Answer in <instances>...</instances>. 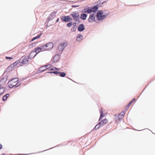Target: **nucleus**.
Returning a JSON list of instances; mask_svg holds the SVG:
<instances>
[{
    "mask_svg": "<svg viewBox=\"0 0 155 155\" xmlns=\"http://www.w3.org/2000/svg\"><path fill=\"white\" fill-rule=\"evenodd\" d=\"M46 46L45 45H43L39 47V52L40 51H47Z\"/></svg>",
    "mask_w": 155,
    "mask_h": 155,
    "instance_id": "14",
    "label": "nucleus"
},
{
    "mask_svg": "<svg viewBox=\"0 0 155 155\" xmlns=\"http://www.w3.org/2000/svg\"><path fill=\"white\" fill-rule=\"evenodd\" d=\"M28 57H25L23 59L22 61L21 62V65H22V64H26L28 63Z\"/></svg>",
    "mask_w": 155,
    "mask_h": 155,
    "instance_id": "11",
    "label": "nucleus"
},
{
    "mask_svg": "<svg viewBox=\"0 0 155 155\" xmlns=\"http://www.w3.org/2000/svg\"><path fill=\"white\" fill-rule=\"evenodd\" d=\"M45 45L46 46L47 51H49L52 49L54 46L53 43L51 42L48 43Z\"/></svg>",
    "mask_w": 155,
    "mask_h": 155,
    "instance_id": "7",
    "label": "nucleus"
},
{
    "mask_svg": "<svg viewBox=\"0 0 155 155\" xmlns=\"http://www.w3.org/2000/svg\"><path fill=\"white\" fill-rule=\"evenodd\" d=\"M82 38L83 37L81 35H79L77 37L76 40L78 41H80L82 39Z\"/></svg>",
    "mask_w": 155,
    "mask_h": 155,
    "instance_id": "18",
    "label": "nucleus"
},
{
    "mask_svg": "<svg viewBox=\"0 0 155 155\" xmlns=\"http://www.w3.org/2000/svg\"><path fill=\"white\" fill-rule=\"evenodd\" d=\"M87 16V15L85 14H81V18L83 20H85L86 19Z\"/></svg>",
    "mask_w": 155,
    "mask_h": 155,
    "instance_id": "17",
    "label": "nucleus"
},
{
    "mask_svg": "<svg viewBox=\"0 0 155 155\" xmlns=\"http://www.w3.org/2000/svg\"><path fill=\"white\" fill-rule=\"evenodd\" d=\"M49 73H54L56 74H59L60 76L61 77H64L66 75L65 73L64 72H58L57 71H55L53 72H50Z\"/></svg>",
    "mask_w": 155,
    "mask_h": 155,
    "instance_id": "8",
    "label": "nucleus"
},
{
    "mask_svg": "<svg viewBox=\"0 0 155 155\" xmlns=\"http://www.w3.org/2000/svg\"><path fill=\"white\" fill-rule=\"evenodd\" d=\"M18 79L17 78L12 79L8 83L9 87L12 88L16 86L18 83Z\"/></svg>",
    "mask_w": 155,
    "mask_h": 155,
    "instance_id": "2",
    "label": "nucleus"
},
{
    "mask_svg": "<svg viewBox=\"0 0 155 155\" xmlns=\"http://www.w3.org/2000/svg\"><path fill=\"white\" fill-rule=\"evenodd\" d=\"M4 88L2 87H0V95L2 94L4 92Z\"/></svg>",
    "mask_w": 155,
    "mask_h": 155,
    "instance_id": "27",
    "label": "nucleus"
},
{
    "mask_svg": "<svg viewBox=\"0 0 155 155\" xmlns=\"http://www.w3.org/2000/svg\"><path fill=\"white\" fill-rule=\"evenodd\" d=\"M67 25L68 27H70L72 25V22H71L68 23Z\"/></svg>",
    "mask_w": 155,
    "mask_h": 155,
    "instance_id": "30",
    "label": "nucleus"
},
{
    "mask_svg": "<svg viewBox=\"0 0 155 155\" xmlns=\"http://www.w3.org/2000/svg\"><path fill=\"white\" fill-rule=\"evenodd\" d=\"M55 70H59V69L57 68H56L55 67H54V68H51H51L49 69V71H53L52 72H53V71H56Z\"/></svg>",
    "mask_w": 155,
    "mask_h": 155,
    "instance_id": "26",
    "label": "nucleus"
},
{
    "mask_svg": "<svg viewBox=\"0 0 155 155\" xmlns=\"http://www.w3.org/2000/svg\"><path fill=\"white\" fill-rule=\"evenodd\" d=\"M38 38V35L36 37H34V38H32V40L31 41H33L34 40H35V39Z\"/></svg>",
    "mask_w": 155,
    "mask_h": 155,
    "instance_id": "31",
    "label": "nucleus"
},
{
    "mask_svg": "<svg viewBox=\"0 0 155 155\" xmlns=\"http://www.w3.org/2000/svg\"><path fill=\"white\" fill-rule=\"evenodd\" d=\"M104 115L103 114V112H102V108H101V116L100 117V118L99 119V120H100L101 119L103 118V117H104Z\"/></svg>",
    "mask_w": 155,
    "mask_h": 155,
    "instance_id": "25",
    "label": "nucleus"
},
{
    "mask_svg": "<svg viewBox=\"0 0 155 155\" xmlns=\"http://www.w3.org/2000/svg\"><path fill=\"white\" fill-rule=\"evenodd\" d=\"M109 14V13H104L102 11L99 10L97 12L96 17L98 20H101L105 18Z\"/></svg>",
    "mask_w": 155,
    "mask_h": 155,
    "instance_id": "1",
    "label": "nucleus"
},
{
    "mask_svg": "<svg viewBox=\"0 0 155 155\" xmlns=\"http://www.w3.org/2000/svg\"><path fill=\"white\" fill-rule=\"evenodd\" d=\"M126 109H127V110L128 109H127V106H126Z\"/></svg>",
    "mask_w": 155,
    "mask_h": 155,
    "instance_id": "36",
    "label": "nucleus"
},
{
    "mask_svg": "<svg viewBox=\"0 0 155 155\" xmlns=\"http://www.w3.org/2000/svg\"><path fill=\"white\" fill-rule=\"evenodd\" d=\"M5 58L6 59H11L13 58H12L11 57H5Z\"/></svg>",
    "mask_w": 155,
    "mask_h": 155,
    "instance_id": "32",
    "label": "nucleus"
},
{
    "mask_svg": "<svg viewBox=\"0 0 155 155\" xmlns=\"http://www.w3.org/2000/svg\"><path fill=\"white\" fill-rule=\"evenodd\" d=\"M2 145L0 143V150L2 149Z\"/></svg>",
    "mask_w": 155,
    "mask_h": 155,
    "instance_id": "34",
    "label": "nucleus"
},
{
    "mask_svg": "<svg viewBox=\"0 0 155 155\" xmlns=\"http://www.w3.org/2000/svg\"><path fill=\"white\" fill-rule=\"evenodd\" d=\"M102 126L100 124V122L97 125H96L94 129L95 130H97L99 128Z\"/></svg>",
    "mask_w": 155,
    "mask_h": 155,
    "instance_id": "22",
    "label": "nucleus"
},
{
    "mask_svg": "<svg viewBox=\"0 0 155 155\" xmlns=\"http://www.w3.org/2000/svg\"><path fill=\"white\" fill-rule=\"evenodd\" d=\"M96 15L95 14H90L88 19V21L90 22H93L96 21Z\"/></svg>",
    "mask_w": 155,
    "mask_h": 155,
    "instance_id": "5",
    "label": "nucleus"
},
{
    "mask_svg": "<svg viewBox=\"0 0 155 155\" xmlns=\"http://www.w3.org/2000/svg\"><path fill=\"white\" fill-rule=\"evenodd\" d=\"M136 99L134 98L132 101H130L129 103L127 104V109H128L129 107L132 104V103L134 101H135Z\"/></svg>",
    "mask_w": 155,
    "mask_h": 155,
    "instance_id": "21",
    "label": "nucleus"
},
{
    "mask_svg": "<svg viewBox=\"0 0 155 155\" xmlns=\"http://www.w3.org/2000/svg\"><path fill=\"white\" fill-rule=\"evenodd\" d=\"M61 20L63 21L67 22L70 20H72V19L69 16H64L62 17Z\"/></svg>",
    "mask_w": 155,
    "mask_h": 155,
    "instance_id": "9",
    "label": "nucleus"
},
{
    "mask_svg": "<svg viewBox=\"0 0 155 155\" xmlns=\"http://www.w3.org/2000/svg\"><path fill=\"white\" fill-rule=\"evenodd\" d=\"M67 42L66 41L63 42L59 44L58 46V49L59 52L61 53L64 49L65 47L67 46Z\"/></svg>",
    "mask_w": 155,
    "mask_h": 155,
    "instance_id": "3",
    "label": "nucleus"
},
{
    "mask_svg": "<svg viewBox=\"0 0 155 155\" xmlns=\"http://www.w3.org/2000/svg\"><path fill=\"white\" fill-rule=\"evenodd\" d=\"M78 5H77V6L72 5V7H78Z\"/></svg>",
    "mask_w": 155,
    "mask_h": 155,
    "instance_id": "35",
    "label": "nucleus"
},
{
    "mask_svg": "<svg viewBox=\"0 0 155 155\" xmlns=\"http://www.w3.org/2000/svg\"><path fill=\"white\" fill-rule=\"evenodd\" d=\"M46 70V67H45V66H44L42 67H40L39 68V71L41 72H43L44 71H45Z\"/></svg>",
    "mask_w": 155,
    "mask_h": 155,
    "instance_id": "20",
    "label": "nucleus"
},
{
    "mask_svg": "<svg viewBox=\"0 0 155 155\" xmlns=\"http://www.w3.org/2000/svg\"><path fill=\"white\" fill-rule=\"evenodd\" d=\"M114 119L116 121H117L118 120H120V119L119 118L118 116L116 115H114Z\"/></svg>",
    "mask_w": 155,
    "mask_h": 155,
    "instance_id": "29",
    "label": "nucleus"
},
{
    "mask_svg": "<svg viewBox=\"0 0 155 155\" xmlns=\"http://www.w3.org/2000/svg\"><path fill=\"white\" fill-rule=\"evenodd\" d=\"M108 122V120L107 119H105L102 120L100 122V124H101L102 126Z\"/></svg>",
    "mask_w": 155,
    "mask_h": 155,
    "instance_id": "15",
    "label": "nucleus"
},
{
    "mask_svg": "<svg viewBox=\"0 0 155 155\" xmlns=\"http://www.w3.org/2000/svg\"><path fill=\"white\" fill-rule=\"evenodd\" d=\"M72 17L75 20L77 21L79 18V14L77 12H73L71 14Z\"/></svg>",
    "mask_w": 155,
    "mask_h": 155,
    "instance_id": "6",
    "label": "nucleus"
},
{
    "mask_svg": "<svg viewBox=\"0 0 155 155\" xmlns=\"http://www.w3.org/2000/svg\"><path fill=\"white\" fill-rule=\"evenodd\" d=\"M92 12H95L98 10V8L97 6H94L91 8Z\"/></svg>",
    "mask_w": 155,
    "mask_h": 155,
    "instance_id": "24",
    "label": "nucleus"
},
{
    "mask_svg": "<svg viewBox=\"0 0 155 155\" xmlns=\"http://www.w3.org/2000/svg\"><path fill=\"white\" fill-rule=\"evenodd\" d=\"M39 53V47H37L34 49L29 54V58H31L34 57L37 54Z\"/></svg>",
    "mask_w": 155,
    "mask_h": 155,
    "instance_id": "4",
    "label": "nucleus"
},
{
    "mask_svg": "<svg viewBox=\"0 0 155 155\" xmlns=\"http://www.w3.org/2000/svg\"><path fill=\"white\" fill-rule=\"evenodd\" d=\"M83 12L84 13H90L92 12V10L90 7H86L83 9Z\"/></svg>",
    "mask_w": 155,
    "mask_h": 155,
    "instance_id": "10",
    "label": "nucleus"
},
{
    "mask_svg": "<svg viewBox=\"0 0 155 155\" xmlns=\"http://www.w3.org/2000/svg\"><path fill=\"white\" fill-rule=\"evenodd\" d=\"M2 155H5V154H3Z\"/></svg>",
    "mask_w": 155,
    "mask_h": 155,
    "instance_id": "37",
    "label": "nucleus"
},
{
    "mask_svg": "<svg viewBox=\"0 0 155 155\" xmlns=\"http://www.w3.org/2000/svg\"><path fill=\"white\" fill-rule=\"evenodd\" d=\"M20 62V61L19 60H17L16 61H15V62H14L13 64H12L10 65V67H14V66H15L16 65H17L18 64H19Z\"/></svg>",
    "mask_w": 155,
    "mask_h": 155,
    "instance_id": "19",
    "label": "nucleus"
},
{
    "mask_svg": "<svg viewBox=\"0 0 155 155\" xmlns=\"http://www.w3.org/2000/svg\"><path fill=\"white\" fill-rule=\"evenodd\" d=\"M125 114V113L124 112H122L117 116L120 120L123 118Z\"/></svg>",
    "mask_w": 155,
    "mask_h": 155,
    "instance_id": "16",
    "label": "nucleus"
},
{
    "mask_svg": "<svg viewBox=\"0 0 155 155\" xmlns=\"http://www.w3.org/2000/svg\"><path fill=\"white\" fill-rule=\"evenodd\" d=\"M9 94H6L3 97V100L4 101H6L7 100V98L9 97Z\"/></svg>",
    "mask_w": 155,
    "mask_h": 155,
    "instance_id": "23",
    "label": "nucleus"
},
{
    "mask_svg": "<svg viewBox=\"0 0 155 155\" xmlns=\"http://www.w3.org/2000/svg\"><path fill=\"white\" fill-rule=\"evenodd\" d=\"M35 43H32V44L30 45V46H35Z\"/></svg>",
    "mask_w": 155,
    "mask_h": 155,
    "instance_id": "33",
    "label": "nucleus"
},
{
    "mask_svg": "<svg viewBox=\"0 0 155 155\" xmlns=\"http://www.w3.org/2000/svg\"><path fill=\"white\" fill-rule=\"evenodd\" d=\"M18 85L17 86H16V87H18Z\"/></svg>",
    "mask_w": 155,
    "mask_h": 155,
    "instance_id": "38",
    "label": "nucleus"
},
{
    "mask_svg": "<svg viewBox=\"0 0 155 155\" xmlns=\"http://www.w3.org/2000/svg\"><path fill=\"white\" fill-rule=\"evenodd\" d=\"M84 27V25L83 24L80 25L78 29V31H83L85 29Z\"/></svg>",
    "mask_w": 155,
    "mask_h": 155,
    "instance_id": "13",
    "label": "nucleus"
},
{
    "mask_svg": "<svg viewBox=\"0 0 155 155\" xmlns=\"http://www.w3.org/2000/svg\"><path fill=\"white\" fill-rule=\"evenodd\" d=\"M45 67H46V70L47 69H48L49 70V69L51 68V64H48L45 65Z\"/></svg>",
    "mask_w": 155,
    "mask_h": 155,
    "instance_id": "28",
    "label": "nucleus"
},
{
    "mask_svg": "<svg viewBox=\"0 0 155 155\" xmlns=\"http://www.w3.org/2000/svg\"><path fill=\"white\" fill-rule=\"evenodd\" d=\"M60 59V56L59 55L57 54L55 55L54 56L53 61L55 63L57 62Z\"/></svg>",
    "mask_w": 155,
    "mask_h": 155,
    "instance_id": "12",
    "label": "nucleus"
}]
</instances>
